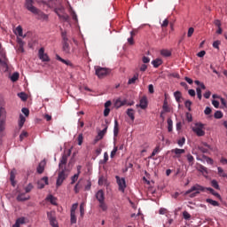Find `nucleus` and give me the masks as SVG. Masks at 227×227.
<instances>
[{
	"mask_svg": "<svg viewBox=\"0 0 227 227\" xmlns=\"http://www.w3.org/2000/svg\"><path fill=\"white\" fill-rule=\"evenodd\" d=\"M95 196H96V200L99 203V208H101L103 212H107L108 207H107V204L106 203V194L104 193V191L98 190Z\"/></svg>",
	"mask_w": 227,
	"mask_h": 227,
	"instance_id": "nucleus-2",
	"label": "nucleus"
},
{
	"mask_svg": "<svg viewBox=\"0 0 227 227\" xmlns=\"http://www.w3.org/2000/svg\"><path fill=\"white\" fill-rule=\"evenodd\" d=\"M139 79V74H136L134 76L129 80L128 84H136V81Z\"/></svg>",
	"mask_w": 227,
	"mask_h": 227,
	"instance_id": "nucleus-34",
	"label": "nucleus"
},
{
	"mask_svg": "<svg viewBox=\"0 0 227 227\" xmlns=\"http://www.w3.org/2000/svg\"><path fill=\"white\" fill-rule=\"evenodd\" d=\"M68 157H70V151L68 154H63L62 158L60 159L59 168V169H63V166L67 165V162L68 161Z\"/></svg>",
	"mask_w": 227,
	"mask_h": 227,
	"instance_id": "nucleus-14",
	"label": "nucleus"
},
{
	"mask_svg": "<svg viewBox=\"0 0 227 227\" xmlns=\"http://www.w3.org/2000/svg\"><path fill=\"white\" fill-rule=\"evenodd\" d=\"M183 216H184V219H185L186 221H189V219H191V214H189V212L187 211H184L183 213Z\"/></svg>",
	"mask_w": 227,
	"mask_h": 227,
	"instance_id": "nucleus-54",
	"label": "nucleus"
},
{
	"mask_svg": "<svg viewBox=\"0 0 227 227\" xmlns=\"http://www.w3.org/2000/svg\"><path fill=\"white\" fill-rule=\"evenodd\" d=\"M162 63V59H156L152 61V65H153L154 68H159Z\"/></svg>",
	"mask_w": 227,
	"mask_h": 227,
	"instance_id": "nucleus-30",
	"label": "nucleus"
},
{
	"mask_svg": "<svg viewBox=\"0 0 227 227\" xmlns=\"http://www.w3.org/2000/svg\"><path fill=\"white\" fill-rule=\"evenodd\" d=\"M83 140H84V137H82V133L79 134L78 138H77L79 146H81V145H82Z\"/></svg>",
	"mask_w": 227,
	"mask_h": 227,
	"instance_id": "nucleus-49",
	"label": "nucleus"
},
{
	"mask_svg": "<svg viewBox=\"0 0 227 227\" xmlns=\"http://www.w3.org/2000/svg\"><path fill=\"white\" fill-rule=\"evenodd\" d=\"M22 27L21 26H18L16 27V29L14 30L15 35H18V36H21L22 38H26V35H23L22 32Z\"/></svg>",
	"mask_w": 227,
	"mask_h": 227,
	"instance_id": "nucleus-27",
	"label": "nucleus"
},
{
	"mask_svg": "<svg viewBox=\"0 0 227 227\" xmlns=\"http://www.w3.org/2000/svg\"><path fill=\"white\" fill-rule=\"evenodd\" d=\"M114 106L117 109H120V107H122V106H127V100L121 101V99L118 98L115 100Z\"/></svg>",
	"mask_w": 227,
	"mask_h": 227,
	"instance_id": "nucleus-22",
	"label": "nucleus"
},
{
	"mask_svg": "<svg viewBox=\"0 0 227 227\" xmlns=\"http://www.w3.org/2000/svg\"><path fill=\"white\" fill-rule=\"evenodd\" d=\"M206 203H209V205H212L213 207H219V203L212 199H207Z\"/></svg>",
	"mask_w": 227,
	"mask_h": 227,
	"instance_id": "nucleus-37",
	"label": "nucleus"
},
{
	"mask_svg": "<svg viewBox=\"0 0 227 227\" xmlns=\"http://www.w3.org/2000/svg\"><path fill=\"white\" fill-rule=\"evenodd\" d=\"M221 164H223V166L227 164V159L224 157H222L220 160Z\"/></svg>",
	"mask_w": 227,
	"mask_h": 227,
	"instance_id": "nucleus-64",
	"label": "nucleus"
},
{
	"mask_svg": "<svg viewBox=\"0 0 227 227\" xmlns=\"http://www.w3.org/2000/svg\"><path fill=\"white\" fill-rule=\"evenodd\" d=\"M61 37H62V51L65 52V54H70V40L68 39V36L67 35V31L61 32Z\"/></svg>",
	"mask_w": 227,
	"mask_h": 227,
	"instance_id": "nucleus-3",
	"label": "nucleus"
},
{
	"mask_svg": "<svg viewBox=\"0 0 227 227\" xmlns=\"http://www.w3.org/2000/svg\"><path fill=\"white\" fill-rule=\"evenodd\" d=\"M56 59L60 61V63H64V65H67V67H72V62H70V60H65V59L61 58L59 55H56Z\"/></svg>",
	"mask_w": 227,
	"mask_h": 227,
	"instance_id": "nucleus-26",
	"label": "nucleus"
},
{
	"mask_svg": "<svg viewBox=\"0 0 227 227\" xmlns=\"http://www.w3.org/2000/svg\"><path fill=\"white\" fill-rule=\"evenodd\" d=\"M221 45V41L217 40L213 43L214 49H217L219 51V46Z\"/></svg>",
	"mask_w": 227,
	"mask_h": 227,
	"instance_id": "nucleus-51",
	"label": "nucleus"
},
{
	"mask_svg": "<svg viewBox=\"0 0 227 227\" xmlns=\"http://www.w3.org/2000/svg\"><path fill=\"white\" fill-rule=\"evenodd\" d=\"M212 104H213L214 107H215V109H219V101L213 100Z\"/></svg>",
	"mask_w": 227,
	"mask_h": 227,
	"instance_id": "nucleus-60",
	"label": "nucleus"
},
{
	"mask_svg": "<svg viewBox=\"0 0 227 227\" xmlns=\"http://www.w3.org/2000/svg\"><path fill=\"white\" fill-rule=\"evenodd\" d=\"M77 207H79V204L77 203L73 204L70 214H75V211L77 210Z\"/></svg>",
	"mask_w": 227,
	"mask_h": 227,
	"instance_id": "nucleus-50",
	"label": "nucleus"
},
{
	"mask_svg": "<svg viewBox=\"0 0 227 227\" xmlns=\"http://www.w3.org/2000/svg\"><path fill=\"white\" fill-rule=\"evenodd\" d=\"M214 24H215V26H216V27H221V26H222L221 20H215Z\"/></svg>",
	"mask_w": 227,
	"mask_h": 227,
	"instance_id": "nucleus-61",
	"label": "nucleus"
},
{
	"mask_svg": "<svg viewBox=\"0 0 227 227\" xmlns=\"http://www.w3.org/2000/svg\"><path fill=\"white\" fill-rule=\"evenodd\" d=\"M24 123H26V117H24V115L20 114V121H19L20 129H22V127H24Z\"/></svg>",
	"mask_w": 227,
	"mask_h": 227,
	"instance_id": "nucleus-32",
	"label": "nucleus"
},
{
	"mask_svg": "<svg viewBox=\"0 0 227 227\" xmlns=\"http://www.w3.org/2000/svg\"><path fill=\"white\" fill-rule=\"evenodd\" d=\"M211 185L212 187H214V189H216V191H220L221 187H219V183L217 182V180L213 179L211 181Z\"/></svg>",
	"mask_w": 227,
	"mask_h": 227,
	"instance_id": "nucleus-38",
	"label": "nucleus"
},
{
	"mask_svg": "<svg viewBox=\"0 0 227 227\" xmlns=\"http://www.w3.org/2000/svg\"><path fill=\"white\" fill-rule=\"evenodd\" d=\"M95 72L98 79H104V77L109 74V69L106 67H100V66H96Z\"/></svg>",
	"mask_w": 227,
	"mask_h": 227,
	"instance_id": "nucleus-7",
	"label": "nucleus"
},
{
	"mask_svg": "<svg viewBox=\"0 0 227 227\" xmlns=\"http://www.w3.org/2000/svg\"><path fill=\"white\" fill-rule=\"evenodd\" d=\"M177 145H178L179 146H182L183 145H185V137H182L181 139H179V140L177 141Z\"/></svg>",
	"mask_w": 227,
	"mask_h": 227,
	"instance_id": "nucleus-57",
	"label": "nucleus"
},
{
	"mask_svg": "<svg viewBox=\"0 0 227 227\" xmlns=\"http://www.w3.org/2000/svg\"><path fill=\"white\" fill-rule=\"evenodd\" d=\"M22 113L25 114V116H29V109L27 108H22Z\"/></svg>",
	"mask_w": 227,
	"mask_h": 227,
	"instance_id": "nucleus-59",
	"label": "nucleus"
},
{
	"mask_svg": "<svg viewBox=\"0 0 227 227\" xmlns=\"http://www.w3.org/2000/svg\"><path fill=\"white\" fill-rule=\"evenodd\" d=\"M71 215V224H75L77 223V217L75 216V213H70Z\"/></svg>",
	"mask_w": 227,
	"mask_h": 227,
	"instance_id": "nucleus-45",
	"label": "nucleus"
},
{
	"mask_svg": "<svg viewBox=\"0 0 227 227\" xmlns=\"http://www.w3.org/2000/svg\"><path fill=\"white\" fill-rule=\"evenodd\" d=\"M205 191H209V192H211L213 194V196H215L216 198H219V200H221V195L217 192H215V191H214V189L212 188H205L200 184H195L193 186L191 187V189L187 190L184 194L185 196H189L191 198H196V196H198V194H200V192H205Z\"/></svg>",
	"mask_w": 227,
	"mask_h": 227,
	"instance_id": "nucleus-1",
	"label": "nucleus"
},
{
	"mask_svg": "<svg viewBox=\"0 0 227 227\" xmlns=\"http://www.w3.org/2000/svg\"><path fill=\"white\" fill-rule=\"evenodd\" d=\"M38 56H39V59H42L43 61H51L49 55L45 53V49L43 48L39 49Z\"/></svg>",
	"mask_w": 227,
	"mask_h": 227,
	"instance_id": "nucleus-12",
	"label": "nucleus"
},
{
	"mask_svg": "<svg viewBox=\"0 0 227 227\" xmlns=\"http://www.w3.org/2000/svg\"><path fill=\"white\" fill-rule=\"evenodd\" d=\"M17 42L20 45V49H21L23 51L24 50V41H22V38L18 37Z\"/></svg>",
	"mask_w": 227,
	"mask_h": 227,
	"instance_id": "nucleus-47",
	"label": "nucleus"
},
{
	"mask_svg": "<svg viewBox=\"0 0 227 227\" xmlns=\"http://www.w3.org/2000/svg\"><path fill=\"white\" fill-rule=\"evenodd\" d=\"M11 81H12V82L19 81V73L12 74V75L11 76Z\"/></svg>",
	"mask_w": 227,
	"mask_h": 227,
	"instance_id": "nucleus-46",
	"label": "nucleus"
},
{
	"mask_svg": "<svg viewBox=\"0 0 227 227\" xmlns=\"http://www.w3.org/2000/svg\"><path fill=\"white\" fill-rule=\"evenodd\" d=\"M137 107H140L141 109H146V107H148V99L146 97H143L140 99V103L139 105H137Z\"/></svg>",
	"mask_w": 227,
	"mask_h": 227,
	"instance_id": "nucleus-17",
	"label": "nucleus"
},
{
	"mask_svg": "<svg viewBox=\"0 0 227 227\" xmlns=\"http://www.w3.org/2000/svg\"><path fill=\"white\" fill-rule=\"evenodd\" d=\"M107 134V126L105 129L98 133V135L104 139V137Z\"/></svg>",
	"mask_w": 227,
	"mask_h": 227,
	"instance_id": "nucleus-43",
	"label": "nucleus"
},
{
	"mask_svg": "<svg viewBox=\"0 0 227 227\" xmlns=\"http://www.w3.org/2000/svg\"><path fill=\"white\" fill-rule=\"evenodd\" d=\"M160 54L165 58H169V56H171V52L169 51V50H161Z\"/></svg>",
	"mask_w": 227,
	"mask_h": 227,
	"instance_id": "nucleus-39",
	"label": "nucleus"
},
{
	"mask_svg": "<svg viewBox=\"0 0 227 227\" xmlns=\"http://www.w3.org/2000/svg\"><path fill=\"white\" fill-rule=\"evenodd\" d=\"M127 115L129 116V118H130L131 121H134V120H136V117L134 116V109L129 108L127 110Z\"/></svg>",
	"mask_w": 227,
	"mask_h": 227,
	"instance_id": "nucleus-29",
	"label": "nucleus"
},
{
	"mask_svg": "<svg viewBox=\"0 0 227 227\" xmlns=\"http://www.w3.org/2000/svg\"><path fill=\"white\" fill-rule=\"evenodd\" d=\"M192 35H194V27H190L188 29V33H187L188 38H191V36H192Z\"/></svg>",
	"mask_w": 227,
	"mask_h": 227,
	"instance_id": "nucleus-55",
	"label": "nucleus"
},
{
	"mask_svg": "<svg viewBox=\"0 0 227 227\" xmlns=\"http://www.w3.org/2000/svg\"><path fill=\"white\" fill-rule=\"evenodd\" d=\"M217 170L219 176H222L223 178H227V175L225 174L224 169H223V168L218 167Z\"/></svg>",
	"mask_w": 227,
	"mask_h": 227,
	"instance_id": "nucleus-36",
	"label": "nucleus"
},
{
	"mask_svg": "<svg viewBox=\"0 0 227 227\" xmlns=\"http://www.w3.org/2000/svg\"><path fill=\"white\" fill-rule=\"evenodd\" d=\"M31 191H33V184H28L27 186L25 188V192L27 193V192H31Z\"/></svg>",
	"mask_w": 227,
	"mask_h": 227,
	"instance_id": "nucleus-56",
	"label": "nucleus"
},
{
	"mask_svg": "<svg viewBox=\"0 0 227 227\" xmlns=\"http://www.w3.org/2000/svg\"><path fill=\"white\" fill-rule=\"evenodd\" d=\"M45 185H49V177L47 176L43 177L40 181L37 182V189H43Z\"/></svg>",
	"mask_w": 227,
	"mask_h": 227,
	"instance_id": "nucleus-15",
	"label": "nucleus"
},
{
	"mask_svg": "<svg viewBox=\"0 0 227 227\" xmlns=\"http://www.w3.org/2000/svg\"><path fill=\"white\" fill-rule=\"evenodd\" d=\"M47 217L50 221V224L52 227H59L58 224V220L56 219V213L53 211L48 212L47 213Z\"/></svg>",
	"mask_w": 227,
	"mask_h": 227,
	"instance_id": "nucleus-10",
	"label": "nucleus"
},
{
	"mask_svg": "<svg viewBox=\"0 0 227 227\" xmlns=\"http://www.w3.org/2000/svg\"><path fill=\"white\" fill-rule=\"evenodd\" d=\"M35 0H25L24 6L31 13H38V8L35 7Z\"/></svg>",
	"mask_w": 227,
	"mask_h": 227,
	"instance_id": "nucleus-8",
	"label": "nucleus"
},
{
	"mask_svg": "<svg viewBox=\"0 0 227 227\" xmlns=\"http://www.w3.org/2000/svg\"><path fill=\"white\" fill-rule=\"evenodd\" d=\"M34 15H37L38 19H43V20H47V19H49L47 14L42 12L40 9H37V12H34Z\"/></svg>",
	"mask_w": 227,
	"mask_h": 227,
	"instance_id": "nucleus-23",
	"label": "nucleus"
},
{
	"mask_svg": "<svg viewBox=\"0 0 227 227\" xmlns=\"http://www.w3.org/2000/svg\"><path fill=\"white\" fill-rule=\"evenodd\" d=\"M10 180H11V184L13 187H15V170H12L11 172V176H10Z\"/></svg>",
	"mask_w": 227,
	"mask_h": 227,
	"instance_id": "nucleus-35",
	"label": "nucleus"
},
{
	"mask_svg": "<svg viewBox=\"0 0 227 227\" xmlns=\"http://www.w3.org/2000/svg\"><path fill=\"white\" fill-rule=\"evenodd\" d=\"M167 123H168V131L173 132V120H171V118H168L167 121Z\"/></svg>",
	"mask_w": 227,
	"mask_h": 227,
	"instance_id": "nucleus-33",
	"label": "nucleus"
},
{
	"mask_svg": "<svg viewBox=\"0 0 227 227\" xmlns=\"http://www.w3.org/2000/svg\"><path fill=\"white\" fill-rule=\"evenodd\" d=\"M117 152H118V146H114L110 154L111 159L114 158V155H116Z\"/></svg>",
	"mask_w": 227,
	"mask_h": 227,
	"instance_id": "nucleus-53",
	"label": "nucleus"
},
{
	"mask_svg": "<svg viewBox=\"0 0 227 227\" xmlns=\"http://www.w3.org/2000/svg\"><path fill=\"white\" fill-rule=\"evenodd\" d=\"M17 201H27L29 196H26V193L20 192L16 198Z\"/></svg>",
	"mask_w": 227,
	"mask_h": 227,
	"instance_id": "nucleus-24",
	"label": "nucleus"
},
{
	"mask_svg": "<svg viewBox=\"0 0 227 227\" xmlns=\"http://www.w3.org/2000/svg\"><path fill=\"white\" fill-rule=\"evenodd\" d=\"M109 113H111V109L105 108V110H104V116H106V117L109 116Z\"/></svg>",
	"mask_w": 227,
	"mask_h": 227,
	"instance_id": "nucleus-62",
	"label": "nucleus"
},
{
	"mask_svg": "<svg viewBox=\"0 0 227 227\" xmlns=\"http://www.w3.org/2000/svg\"><path fill=\"white\" fill-rule=\"evenodd\" d=\"M199 150L202 153H208V150H212V146L207 143H203V145L199 146Z\"/></svg>",
	"mask_w": 227,
	"mask_h": 227,
	"instance_id": "nucleus-16",
	"label": "nucleus"
},
{
	"mask_svg": "<svg viewBox=\"0 0 227 227\" xmlns=\"http://www.w3.org/2000/svg\"><path fill=\"white\" fill-rule=\"evenodd\" d=\"M174 97H175L176 102H180V98H182V92H180L178 90L174 92Z\"/></svg>",
	"mask_w": 227,
	"mask_h": 227,
	"instance_id": "nucleus-41",
	"label": "nucleus"
},
{
	"mask_svg": "<svg viewBox=\"0 0 227 227\" xmlns=\"http://www.w3.org/2000/svg\"><path fill=\"white\" fill-rule=\"evenodd\" d=\"M186 160H188L189 166H194V156L192 154H186Z\"/></svg>",
	"mask_w": 227,
	"mask_h": 227,
	"instance_id": "nucleus-28",
	"label": "nucleus"
},
{
	"mask_svg": "<svg viewBox=\"0 0 227 227\" xmlns=\"http://www.w3.org/2000/svg\"><path fill=\"white\" fill-rule=\"evenodd\" d=\"M47 200H48V201H50V203H51V205H57V203H56V198H54V196L49 195V196L47 197Z\"/></svg>",
	"mask_w": 227,
	"mask_h": 227,
	"instance_id": "nucleus-42",
	"label": "nucleus"
},
{
	"mask_svg": "<svg viewBox=\"0 0 227 227\" xmlns=\"http://www.w3.org/2000/svg\"><path fill=\"white\" fill-rule=\"evenodd\" d=\"M117 185L119 186V191L121 192H125V189H127V183L124 177H120L119 176H115Z\"/></svg>",
	"mask_w": 227,
	"mask_h": 227,
	"instance_id": "nucleus-9",
	"label": "nucleus"
},
{
	"mask_svg": "<svg viewBox=\"0 0 227 227\" xmlns=\"http://www.w3.org/2000/svg\"><path fill=\"white\" fill-rule=\"evenodd\" d=\"M28 134L27 131H22L20 135V141H24L25 137H27Z\"/></svg>",
	"mask_w": 227,
	"mask_h": 227,
	"instance_id": "nucleus-48",
	"label": "nucleus"
},
{
	"mask_svg": "<svg viewBox=\"0 0 227 227\" xmlns=\"http://www.w3.org/2000/svg\"><path fill=\"white\" fill-rule=\"evenodd\" d=\"M120 132V124L118 123V120H114V137H118V134Z\"/></svg>",
	"mask_w": 227,
	"mask_h": 227,
	"instance_id": "nucleus-18",
	"label": "nucleus"
},
{
	"mask_svg": "<svg viewBox=\"0 0 227 227\" xmlns=\"http://www.w3.org/2000/svg\"><path fill=\"white\" fill-rule=\"evenodd\" d=\"M81 166L77 167V174H74V176L71 177V184L74 185L76 180H79V175H81Z\"/></svg>",
	"mask_w": 227,
	"mask_h": 227,
	"instance_id": "nucleus-19",
	"label": "nucleus"
},
{
	"mask_svg": "<svg viewBox=\"0 0 227 227\" xmlns=\"http://www.w3.org/2000/svg\"><path fill=\"white\" fill-rule=\"evenodd\" d=\"M215 118L216 120H221V118H223V112L221 111H216L214 114Z\"/></svg>",
	"mask_w": 227,
	"mask_h": 227,
	"instance_id": "nucleus-44",
	"label": "nucleus"
},
{
	"mask_svg": "<svg viewBox=\"0 0 227 227\" xmlns=\"http://www.w3.org/2000/svg\"><path fill=\"white\" fill-rule=\"evenodd\" d=\"M18 97L21 98L23 102H26V100H27V95L25 92L18 93Z\"/></svg>",
	"mask_w": 227,
	"mask_h": 227,
	"instance_id": "nucleus-40",
	"label": "nucleus"
},
{
	"mask_svg": "<svg viewBox=\"0 0 227 227\" xmlns=\"http://www.w3.org/2000/svg\"><path fill=\"white\" fill-rule=\"evenodd\" d=\"M205 125L203 123H195V126L192 128V131L198 136L199 137H202L205 136Z\"/></svg>",
	"mask_w": 227,
	"mask_h": 227,
	"instance_id": "nucleus-6",
	"label": "nucleus"
},
{
	"mask_svg": "<svg viewBox=\"0 0 227 227\" xmlns=\"http://www.w3.org/2000/svg\"><path fill=\"white\" fill-rule=\"evenodd\" d=\"M184 106L188 111H191V106H192V102L191 100H186Z\"/></svg>",
	"mask_w": 227,
	"mask_h": 227,
	"instance_id": "nucleus-52",
	"label": "nucleus"
},
{
	"mask_svg": "<svg viewBox=\"0 0 227 227\" xmlns=\"http://www.w3.org/2000/svg\"><path fill=\"white\" fill-rule=\"evenodd\" d=\"M67 178H68V172H67V168H62V170L59 172L56 186L61 187V185H63V182H65Z\"/></svg>",
	"mask_w": 227,
	"mask_h": 227,
	"instance_id": "nucleus-4",
	"label": "nucleus"
},
{
	"mask_svg": "<svg viewBox=\"0 0 227 227\" xmlns=\"http://www.w3.org/2000/svg\"><path fill=\"white\" fill-rule=\"evenodd\" d=\"M171 156L174 159H180L183 153H185V149L175 148L170 151Z\"/></svg>",
	"mask_w": 227,
	"mask_h": 227,
	"instance_id": "nucleus-11",
	"label": "nucleus"
},
{
	"mask_svg": "<svg viewBox=\"0 0 227 227\" xmlns=\"http://www.w3.org/2000/svg\"><path fill=\"white\" fill-rule=\"evenodd\" d=\"M58 17L60 19V20H64V22H68V20H70V16H68V14H59V12H58V11H55Z\"/></svg>",
	"mask_w": 227,
	"mask_h": 227,
	"instance_id": "nucleus-25",
	"label": "nucleus"
},
{
	"mask_svg": "<svg viewBox=\"0 0 227 227\" xmlns=\"http://www.w3.org/2000/svg\"><path fill=\"white\" fill-rule=\"evenodd\" d=\"M45 160H42L40 163H39V165H38V167H37V173L39 174V175H42V173H43V171H45Z\"/></svg>",
	"mask_w": 227,
	"mask_h": 227,
	"instance_id": "nucleus-20",
	"label": "nucleus"
},
{
	"mask_svg": "<svg viewBox=\"0 0 227 227\" xmlns=\"http://www.w3.org/2000/svg\"><path fill=\"white\" fill-rule=\"evenodd\" d=\"M202 159L206 160L207 164H210L211 166H214V160L205 154L202 155Z\"/></svg>",
	"mask_w": 227,
	"mask_h": 227,
	"instance_id": "nucleus-31",
	"label": "nucleus"
},
{
	"mask_svg": "<svg viewBox=\"0 0 227 227\" xmlns=\"http://www.w3.org/2000/svg\"><path fill=\"white\" fill-rule=\"evenodd\" d=\"M20 224H26V217L18 218L12 227H20Z\"/></svg>",
	"mask_w": 227,
	"mask_h": 227,
	"instance_id": "nucleus-21",
	"label": "nucleus"
},
{
	"mask_svg": "<svg viewBox=\"0 0 227 227\" xmlns=\"http://www.w3.org/2000/svg\"><path fill=\"white\" fill-rule=\"evenodd\" d=\"M168 25H169V20H164V21L161 24V27H166Z\"/></svg>",
	"mask_w": 227,
	"mask_h": 227,
	"instance_id": "nucleus-63",
	"label": "nucleus"
},
{
	"mask_svg": "<svg viewBox=\"0 0 227 227\" xmlns=\"http://www.w3.org/2000/svg\"><path fill=\"white\" fill-rule=\"evenodd\" d=\"M197 171L201 173L205 178H208V168L201 164H199L197 166Z\"/></svg>",
	"mask_w": 227,
	"mask_h": 227,
	"instance_id": "nucleus-13",
	"label": "nucleus"
},
{
	"mask_svg": "<svg viewBox=\"0 0 227 227\" xmlns=\"http://www.w3.org/2000/svg\"><path fill=\"white\" fill-rule=\"evenodd\" d=\"M212 113V108L207 106L206 109L204 110V114L208 115Z\"/></svg>",
	"mask_w": 227,
	"mask_h": 227,
	"instance_id": "nucleus-58",
	"label": "nucleus"
},
{
	"mask_svg": "<svg viewBox=\"0 0 227 227\" xmlns=\"http://www.w3.org/2000/svg\"><path fill=\"white\" fill-rule=\"evenodd\" d=\"M6 127V109L0 107V132H3Z\"/></svg>",
	"mask_w": 227,
	"mask_h": 227,
	"instance_id": "nucleus-5",
	"label": "nucleus"
}]
</instances>
